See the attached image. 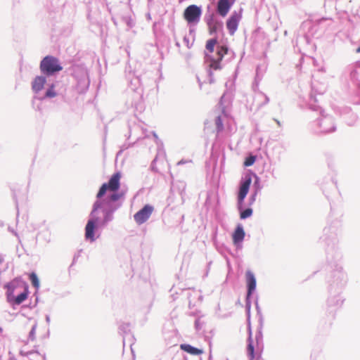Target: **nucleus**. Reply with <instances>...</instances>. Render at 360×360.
I'll use <instances>...</instances> for the list:
<instances>
[{"label": "nucleus", "mask_w": 360, "mask_h": 360, "mask_svg": "<svg viewBox=\"0 0 360 360\" xmlns=\"http://www.w3.org/2000/svg\"><path fill=\"white\" fill-rule=\"evenodd\" d=\"M340 113L346 123L349 126L353 125L357 120L356 115L352 112L349 107L342 108Z\"/></svg>", "instance_id": "obj_22"}, {"label": "nucleus", "mask_w": 360, "mask_h": 360, "mask_svg": "<svg viewBox=\"0 0 360 360\" xmlns=\"http://www.w3.org/2000/svg\"><path fill=\"white\" fill-rule=\"evenodd\" d=\"M224 98H225V94H223L222 96L221 97V99H220V103L221 104H222Z\"/></svg>", "instance_id": "obj_44"}, {"label": "nucleus", "mask_w": 360, "mask_h": 360, "mask_svg": "<svg viewBox=\"0 0 360 360\" xmlns=\"http://www.w3.org/2000/svg\"><path fill=\"white\" fill-rule=\"evenodd\" d=\"M3 260L0 259V264L2 263Z\"/></svg>", "instance_id": "obj_55"}, {"label": "nucleus", "mask_w": 360, "mask_h": 360, "mask_svg": "<svg viewBox=\"0 0 360 360\" xmlns=\"http://www.w3.org/2000/svg\"><path fill=\"white\" fill-rule=\"evenodd\" d=\"M13 198L15 200V206H16V209H17V216H18V214H19V210H18L19 201L20 200H23L24 197L23 196L21 197V196L18 195L15 191H13Z\"/></svg>", "instance_id": "obj_35"}, {"label": "nucleus", "mask_w": 360, "mask_h": 360, "mask_svg": "<svg viewBox=\"0 0 360 360\" xmlns=\"http://www.w3.org/2000/svg\"><path fill=\"white\" fill-rule=\"evenodd\" d=\"M256 160V157L252 155H250L249 156L246 157L244 161V165L245 167H250L252 166Z\"/></svg>", "instance_id": "obj_32"}, {"label": "nucleus", "mask_w": 360, "mask_h": 360, "mask_svg": "<svg viewBox=\"0 0 360 360\" xmlns=\"http://www.w3.org/2000/svg\"><path fill=\"white\" fill-rule=\"evenodd\" d=\"M27 294H18L17 296L15 294H8L7 301L13 306L18 305L27 298Z\"/></svg>", "instance_id": "obj_26"}, {"label": "nucleus", "mask_w": 360, "mask_h": 360, "mask_svg": "<svg viewBox=\"0 0 360 360\" xmlns=\"http://www.w3.org/2000/svg\"><path fill=\"white\" fill-rule=\"evenodd\" d=\"M122 20L127 24V27L131 28L134 26L135 22L131 16H123Z\"/></svg>", "instance_id": "obj_33"}, {"label": "nucleus", "mask_w": 360, "mask_h": 360, "mask_svg": "<svg viewBox=\"0 0 360 360\" xmlns=\"http://www.w3.org/2000/svg\"><path fill=\"white\" fill-rule=\"evenodd\" d=\"M29 279L32 285V286L35 288L34 292H38L39 289L40 283L39 279L35 272H32L29 274Z\"/></svg>", "instance_id": "obj_30"}, {"label": "nucleus", "mask_w": 360, "mask_h": 360, "mask_svg": "<svg viewBox=\"0 0 360 360\" xmlns=\"http://www.w3.org/2000/svg\"><path fill=\"white\" fill-rule=\"evenodd\" d=\"M250 173H251V177L253 176L255 178L252 191L260 193V192L263 188V186L261 184L260 178L255 173H253V172H250Z\"/></svg>", "instance_id": "obj_29"}, {"label": "nucleus", "mask_w": 360, "mask_h": 360, "mask_svg": "<svg viewBox=\"0 0 360 360\" xmlns=\"http://www.w3.org/2000/svg\"><path fill=\"white\" fill-rule=\"evenodd\" d=\"M326 91V86L325 84L319 83L317 81H314L311 83V91L309 94V99L308 105L311 102V96L313 98L312 103L318 104V100L316 96L317 95H323Z\"/></svg>", "instance_id": "obj_17"}, {"label": "nucleus", "mask_w": 360, "mask_h": 360, "mask_svg": "<svg viewBox=\"0 0 360 360\" xmlns=\"http://www.w3.org/2000/svg\"><path fill=\"white\" fill-rule=\"evenodd\" d=\"M129 1L130 2V1H131V0H129Z\"/></svg>", "instance_id": "obj_57"}, {"label": "nucleus", "mask_w": 360, "mask_h": 360, "mask_svg": "<svg viewBox=\"0 0 360 360\" xmlns=\"http://www.w3.org/2000/svg\"><path fill=\"white\" fill-rule=\"evenodd\" d=\"M106 6H107V9L109 11V13H111V8L108 6V3H106Z\"/></svg>", "instance_id": "obj_46"}, {"label": "nucleus", "mask_w": 360, "mask_h": 360, "mask_svg": "<svg viewBox=\"0 0 360 360\" xmlns=\"http://www.w3.org/2000/svg\"><path fill=\"white\" fill-rule=\"evenodd\" d=\"M357 52H360V46L356 50Z\"/></svg>", "instance_id": "obj_54"}, {"label": "nucleus", "mask_w": 360, "mask_h": 360, "mask_svg": "<svg viewBox=\"0 0 360 360\" xmlns=\"http://www.w3.org/2000/svg\"><path fill=\"white\" fill-rule=\"evenodd\" d=\"M245 236V233L243 226L241 224H238L235 229L232 235V239L234 245H236L237 248L241 247V243L244 240Z\"/></svg>", "instance_id": "obj_20"}, {"label": "nucleus", "mask_w": 360, "mask_h": 360, "mask_svg": "<svg viewBox=\"0 0 360 360\" xmlns=\"http://www.w3.org/2000/svg\"><path fill=\"white\" fill-rule=\"evenodd\" d=\"M8 231H11V233H13V234H14V235H15V236L19 239V236H18V233H17L16 231H15L13 230V229H12L11 227H10V226H9V227L8 228Z\"/></svg>", "instance_id": "obj_41"}, {"label": "nucleus", "mask_w": 360, "mask_h": 360, "mask_svg": "<svg viewBox=\"0 0 360 360\" xmlns=\"http://www.w3.org/2000/svg\"><path fill=\"white\" fill-rule=\"evenodd\" d=\"M313 98L309 104V109L316 112L319 117L313 120L310 124V130L315 134L323 135L336 131V124L332 115L325 112V110L319 105L312 103Z\"/></svg>", "instance_id": "obj_4"}, {"label": "nucleus", "mask_w": 360, "mask_h": 360, "mask_svg": "<svg viewBox=\"0 0 360 360\" xmlns=\"http://www.w3.org/2000/svg\"><path fill=\"white\" fill-rule=\"evenodd\" d=\"M260 94L264 98L263 105L267 104L269 102V98L266 94H263L262 92H260Z\"/></svg>", "instance_id": "obj_40"}, {"label": "nucleus", "mask_w": 360, "mask_h": 360, "mask_svg": "<svg viewBox=\"0 0 360 360\" xmlns=\"http://www.w3.org/2000/svg\"><path fill=\"white\" fill-rule=\"evenodd\" d=\"M112 20L113 21V22H114L115 24H116V20H115L113 17L112 18Z\"/></svg>", "instance_id": "obj_51"}, {"label": "nucleus", "mask_w": 360, "mask_h": 360, "mask_svg": "<svg viewBox=\"0 0 360 360\" xmlns=\"http://www.w3.org/2000/svg\"><path fill=\"white\" fill-rule=\"evenodd\" d=\"M236 0H219L216 7L217 13L225 17L234 4Z\"/></svg>", "instance_id": "obj_19"}, {"label": "nucleus", "mask_w": 360, "mask_h": 360, "mask_svg": "<svg viewBox=\"0 0 360 360\" xmlns=\"http://www.w3.org/2000/svg\"><path fill=\"white\" fill-rule=\"evenodd\" d=\"M180 348L184 352H186L192 355H200L203 352L202 349L195 348L190 345L186 344L181 345Z\"/></svg>", "instance_id": "obj_28"}, {"label": "nucleus", "mask_w": 360, "mask_h": 360, "mask_svg": "<svg viewBox=\"0 0 360 360\" xmlns=\"http://www.w3.org/2000/svg\"><path fill=\"white\" fill-rule=\"evenodd\" d=\"M241 12L242 8H240L239 11H234L226 20V27L231 35L234 34L238 29L239 22L242 17Z\"/></svg>", "instance_id": "obj_16"}, {"label": "nucleus", "mask_w": 360, "mask_h": 360, "mask_svg": "<svg viewBox=\"0 0 360 360\" xmlns=\"http://www.w3.org/2000/svg\"><path fill=\"white\" fill-rule=\"evenodd\" d=\"M46 77L44 75L36 76L31 82V89L34 95H41L40 92L46 84Z\"/></svg>", "instance_id": "obj_18"}, {"label": "nucleus", "mask_w": 360, "mask_h": 360, "mask_svg": "<svg viewBox=\"0 0 360 360\" xmlns=\"http://www.w3.org/2000/svg\"><path fill=\"white\" fill-rule=\"evenodd\" d=\"M184 41H188V39H187L186 37H185L184 38Z\"/></svg>", "instance_id": "obj_53"}, {"label": "nucleus", "mask_w": 360, "mask_h": 360, "mask_svg": "<svg viewBox=\"0 0 360 360\" xmlns=\"http://www.w3.org/2000/svg\"><path fill=\"white\" fill-rule=\"evenodd\" d=\"M332 184L333 185V186H334L335 188H337V187H336V184L332 183Z\"/></svg>", "instance_id": "obj_52"}, {"label": "nucleus", "mask_w": 360, "mask_h": 360, "mask_svg": "<svg viewBox=\"0 0 360 360\" xmlns=\"http://www.w3.org/2000/svg\"><path fill=\"white\" fill-rule=\"evenodd\" d=\"M215 124L218 132L224 129L223 121L221 116H217L215 119Z\"/></svg>", "instance_id": "obj_34"}, {"label": "nucleus", "mask_w": 360, "mask_h": 360, "mask_svg": "<svg viewBox=\"0 0 360 360\" xmlns=\"http://www.w3.org/2000/svg\"><path fill=\"white\" fill-rule=\"evenodd\" d=\"M342 235V223L335 219L328 221L319 238V243L324 246L327 262L341 261L342 254L340 240Z\"/></svg>", "instance_id": "obj_1"}, {"label": "nucleus", "mask_w": 360, "mask_h": 360, "mask_svg": "<svg viewBox=\"0 0 360 360\" xmlns=\"http://www.w3.org/2000/svg\"><path fill=\"white\" fill-rule=\"evenodd\" d=\"M126 78L129 84L128 99L127 101V107L134 108L135 111L141 112L144 109L141 79L131 72L127 74Z\"/></svg>", "instance_id": "obj_6"}, {"label": "nucleus", "mask_w": 360, "mask_h": 360, "mask_svg": "<svg viewBox=\"0 0 360 360\" xmlns=\"http://www.w3.org/2000/svg\"><path fill=\"white\" fill-rule=\"evenodd\" d=\"M202 15L201 7L192 4L188 6L184 12V17L190 25H197Z\"/></svg>", "instance_id": "obj_13"}, {"label": "nucleus", "mask_w": 360, "mask_h": 360, "mask_svg": "<svg viewBox=\"0 0 360 360\" xmlns=\"http://www.w3.org/2000/svg\"><path fill=\"white\" fill-rule=\"evenodd\" d=\"M323 193H324V194H325L326 197H327V198H329L328 194H327V193H326V191H325V190H323Z\"/></svg>", "instance_id": "obj_49"}, {"label": "nucleus", "mask_w": 360, "mask_h": 360, "mask_svg": "<svg viewBox=\"0 0 360 360\" xmlns=\"http://www.w3.org/2000/svg\"><path fill=\"white\" fill-rule=\"evenodd\" d=\"M75 261H76V257H75L74 259H73V262H72V264L70 265V268L72 267L74 265Z\"/></svg>", "instance_id": "obj_48"}, {"label": "nucleus", "mask_w": 360, "mask_h": 360, "mask_svg": "<svg viewBox=\"0 0 360 360\" xmlns=\"http://www.w3.org/2000/svg\"><path fill=\"white\" fill-rule=\"evenodd\" d=\"M259 193L252 191L248 198V206H252L256 201V198Z\"/></svg>", "instance_id": "obj_36"}, {"label": "nucleus", "mask_w": 360, "mask_h": 360, "mask_svg": "<svg viewBox=\"0 0 360 360\" xmlns=\"http://www.w3.org/2000/svg\"><path fill=\"white\" fill-rule=\"evenodd\" d=\"M356 96L359 98V101H355L354 103L357 105H360V82L356 83Z\"/></svg>", "instance_id": "obj_38"}, {"label": "nucleus", "mask_w": 360, "mask_h": 360, "mask_svg": "<svg viewBox=\"0 0 360 360\" xmlns=\"http://www.w3.org/2000/svg\"><path fill=\"white\" fill-rule=\"evenodd\" d=\"M264 75V71L261 70L259 66L257 67L256 69V75L255 78V82L253 83L252 88L255 91L256 89L258 88L259 82L262 79Z\"/></svg>", "instance_id": "obj_31"}, {"label": "nucleus", "mask_w": 360, "mask_h": 360, "mask_svg": "<svg viewBox=\"0 0 360 360\" xmlns=\"http://www.w3.org/2000/svg\"><path fill=\"white\" fill-rule=\"evenodd\" d=\"M188 161H186L184 160H180L179 162H178L177 165H183V164H185L186 162H187ZM188 162H191V160H189Z\"/></svg>", "instance_id": "obj_42"}, {"label": "nucleus", "mask_w": 360, "mask_h": 360, "mask_svg": "<svg viewBox=\"0 0 360 360\" xmlns=\"http://www.w3.org/2000/svg\"><path fill=\"white\" fill-rule=\"evenodd\" d=\"M275 121L276 122V123H277V124H278V126H281V122H280L278 120H275Z\"/></svg>", "instance_id": "obj_50"}, {"label": "nucleus", "mask_w": 360, "mask_h": 360, "mask_svg": "<svg viewBox=\"0 0 360 360\" xmlns=\"http://www.w3.org/2000/svg\"><path fill=\"white\" fill-rule=\"evenodd\" d=\"M72 75L77 81V90L79 93H85L89 86L90 80L86 68L83 65L73 68Z\"/></svg>", "instance_id": "obj_9"}, {"label": "nucleus", "mask_w": 360, "mask_h": 360, "mask_svg": "<svg viewBox=\"0 0 360 360\" xmlns=\"http://www.w3.org/2000/svg\"><path fill=\"white\" fill-rule=\"evenodd\" d=\"M4 288L7 290V292H13L15 290H18V292H30L27 283L20 276L6 283Z\"/></svg>", "instance_id": "obj_14"}, {"label": "nucleus", "mask_w": 360, "mask_h": 360, "mask_svg": "<svg viewBox=\"0 0 360 360\" xmlns=\"http://www.w3.org/2000/svg\"><path fill=\"white\" fill-rule=\"evenodd\" d=\"M184 220V214H182V215L181 216V221H180V223H182Z\"/></svg>", "instance_id": "obj_47"}, {"label": "nucleus", "mask_w": 360, "mask_h": 360, "mask_svg": "<svg viewBox=\"0 0 360 360\" xmlns=\"http://www.w3.org/2000/svg\"><path fill=\"white\" fill-rule=\"evenodd\" d=\"M319 274V275H321V276H323L324 274V273L322 272V271H316V272H314V274Z\"/></svg>", "instance_id": "obj_45"}, {"label": "nucleus", "mask_w": 360, "mask_h": 360, "mask_svg": "<svg viewBox=\"0 0 360 360\" xmlns=\"http://www.w3.org/2000/svg\"><path fill=\"white\" fill-rule=\"evenodd\" d=\"M247 292H254L256 288V278L254 274L248 271L246 272Z\"/></svg>", "instance_id": "obj_25"}, {"label": "nucleus", "mask_w": 360, "mask_h": 360, "mask_svg": "<svg viewBox=\"0 0 360 360\" xmlns=\"http://www.w3.org/2000/svg\"><path fill=\"white\" fill-rule=\"evenodd\" d=\"M108 190H109L108 184L106 183L103 184L96 194V200L92 205V209L97 207L98 210L105 212V217L111 216V214H114L122 205V202L120 199L123 194L112 193L105 196Z\"/></svg>", "instance_id": "obj_3"}, {"label": "nucleus", "mask_w": 360, "mask_h": 360, "mask_svg": "<svg viewBox=\"0 0 360 360\" xmlns=\"http://www.w3.org/2000/svg\"><path fill=\"white\" fill-rule=\"evenodd\" d=\"M120 174L119 172L115 173L109 179L108 182L106 183L109 187V191L113 193H117L120 186Z\"/></svg>", "instance_id": "obj_24"}, {"label": "nucleus", "mask_w": 360, "mask_h": 360, "mask_svg": "<svg viewBox=\"0 0 360 360\" xmlns=\"http://www.w3.org/2000/svg\"><path fill=\"white\" fill-rule=\"evenodd\" d=\"M237 209L240 214V218L241 219H246L252 215L253 210L248 206L247 208H244V204H242L240 207L237 203Z\"/></svg>", "instance_id": "obj_27"}, {"label": "nucleus", "mask_w": 360, "mask_h": 360, "mask_svg": "<svg viewBox=\"0 0 360 360\" xmlns=\"http://www.w3.org/2000/svg\"><path fill=\"white\" fill-rule=\"evenodd\" d=\"M153 137L155 138L156 142L158 143V141H159L158 135L156 134V133L155 131H153Z\"/></svg>", "instance_id": "obj_43"}, {"label": "nucleus", "mask_w": 360, "mask_h": 360, "mask_svg": "<svg viewBox=\"0 0 360 360\" xmlns=\"http://www.w3.org/2000/svg\"><path fill=\"white\" fill-rule=\"evenodd\" d=\"M36 326H34L30 333V337L32 340L34 339Z\"/></svg>", "instance_id": "obj_39"}, {"label": "nucleus", "mask_w": 360, "mask_h": 360, "mask_svg": "<svg viewBox=\"0 0 360 360\" xmlns=\"http://www.w3.org/2000/svg\"><path fill=\"white\" fill-rule=\"evenodd\" d=\"M41 74L47 77L54 76L63 70L58 58L48 55L42 58L39 64Z\"/></svg>", "instance_id": "obj_8"}, {"label": "nucleus", "mask_w": 360, "mask_h": 360, "mask_svg": "<svg viewBox=\"0 0 360 360\" xmlns=\"http://www.w3.org/2000/svg\"><path fill=\"white\" fill-rule=\"evenodd\" d=\"M114 219V214L111 216L105 217V213L101 212L97 210V207L91 209L89 214V218L85 226V239L90 242H94L99 237V234L96 236V231L99 228L105 227L110 222Z\"/></svg>", "instance_id": "obj_5"}, {"label": "nucleus", "mask_w": 360, "mask_h": 360, "mask_svg": "<svg viewBox=\"0 0 360 360\" xmlns=\"http://www.w3.org/2000/svg\"><path fill=\"white\" fill-rule=\"evenodd\" d=\"M134 144V143H124L122 147H121V150L117 153V155L121 154L124 150L129 148V147L132 146Z\"/></svg>", "instance_id": "obj_37"}, {"label": "nucleus", "mask_w": 360, "mask_h": 360, "mask_svg": "<svg viewBox=\"0 0 360 360\" xmlns=\"http://www.w3.org/2000/svg\"><path fill=\"white\" fill-rule=\"evenodd\" d=\"M57 95L53 83L48 84V89L43 95H34L32 99V106L33 109L38 111L40 114L43 113V102L47 98H52Z\"/></svg>", "instance_id": "obj_10"}, {"label": "nucleus", "mask_w": 360, "mask_h": 360, "mask_svg": "<svg viewBox=\"0 0 360 360\" xmlns=\"http://www.w3.org/2000/svg\"><path fill=\"white\" fill-rule=\"evenodd\" d=\"M204 20L208 27L210 35L216 34L217 32L223 30V22L218 19L214 13L208 11L205 14Z\"/></svg>", "instance_id": "obj_12"}, {"label": "nucleus", "mask_w": 360, "mask_h": 360, "mask_svg": "<svg viewBox=\"0 0 360 360\" xmlns=\"http://www.w3.org/2000/svg\"><path fill=\"white\" fill-rule=\"evenodd\" d=\"M153 211L154 207L151 205L146 204L135 213L134 219L137 224L141 225L148 220Z\"/></svg>", "instance_id": "obj_15"}, {"label": "nucleus", "mask_w": 360, "mask_h": 360, "mask_svg": "<svg viewBox=\"0 0 360 360\" xmlns=\"http://www.w3.org/2000/svg\"><path fill=\"white\" fill-rule=\"evenodd\" d=\"M252 180L251 173H246L240 181L237 193V202L239 207L244 204V200L249 192Z\"/></svg>", "instance_id": "obj_11"}, {"label": "nucleus", "mask_w": 360, "mask_h": 360, "mask_svg": "<svg viewBox=\"0 0 360 360\" xmlns=\"http://www.w3.org/2000/svg\"><path fill=\"white\" fill-rule=\"evenodd\" d=\"M250 295H251V294L248 293V298L249 297V296H250Z\"/></svg>", "instance_id": "obj_56"}, {"label": "nucleus", "mask_w": 360, "mask_h": 360, "mask_svg": "<svg viewBox=\"0 0 360 360\" xmlns=\"http://www.w3.org/2000/svg\"><path fill=\"white\" fill-rule=\"evenodd\" d=\"M340 262H328L330 269L329 274L326 278V282L328 284V290L330 291L340 290L347 283V274Z\"/></svg>", "instance_id": "obj_7"}, {"label": "nucleus", "mask_w": 360, "mask_h": 360, "mask_svg": "<svg viewBox=\"0 0 360 360\" xmlns=\"http://www.w3.org/2000/svg\"><path fill=\"white\" fill-rule=\"evenodd\" d=\"M360 68V61L355 63L349 65L345 70V72L349 75L350 79L354 82H358V71L357 69Z\"/></svg>", "instance_id": "obj_23"}, {"label": "nucleus", "mask_w": 360, "mask_h": 360, "mask_svg": "<svg viewBox=\"0 0 360 360\" xmlns=\"http://www.w3.org/2000/svg\"><path fill=\"white\" fill-rule=\"evenodd\" d=\"M261 349L257 342L255 345L252 340L249 339V342L247 347V354L250 360H253L257 358L259 359L261 356Z\"/></svg>", "instance_id": "obj_21"}, {"label": "nucleus", "mask_w": 360, "mask_h": 360, "mask_svg": "<svg viewBox=\"0 0 360 360\" xmlns=\"http://www.w3.org/2000/svg\"><path fill=\"white\" fill-rule=\"evenodd\" d=\"M217 44V39L216 37L212 38L207 41L206 43V49L209 51V53H205V62L208 64V70L207 74L209 77L210 83L212 84L214 82V79L213 77L212 70H217L221 69V61L223 58L228 56V60L233 58L234 53L233 51L230 50L226 45H218L217 47V58H215L212 53L214 51V46Z\"/></svg>", "instance_id": "obj_2"}]
</instances>
